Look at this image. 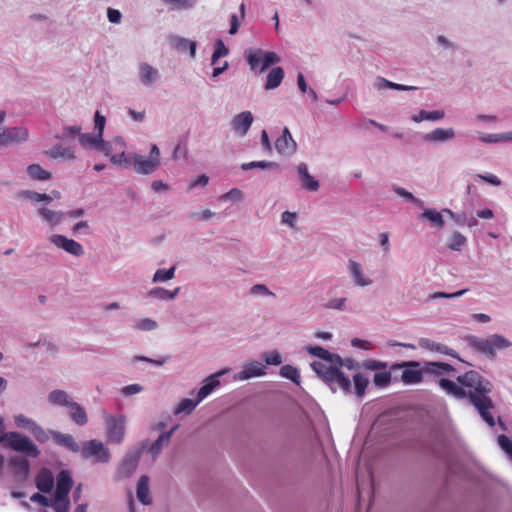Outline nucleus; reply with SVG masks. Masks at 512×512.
Here are the masks:
<instances>
[{
  "label": "nucleus",
  "mask_w": 512,
  "mask_h": 512,
  "mask_svg": "<svg viewBox=\"0 0 512 512\" xmlns=\"http://www.w3.org/2000/svg\"><path fill=\"white\" fill-rule=\"evenodd\" d=\"M391 369L402 371L400 379L404 385L420 384L425 374L438 377L437 384L443 392L457 400L467 399L489 426L495 425L490 412L494 408L490 397L493 385L477 371H468L453 381L444 376L453 375L456 372L455 368L442 362H426L422 366L418 361H404L393 364Z\"/></svg>",
  "instance_id": "f257e3e1"
},
{
  "label": "nucleus",
  "mask_w": 512,
  "mask_h": 512,
  "mask_svg": "<svg viewBox=\"0 0 512 512\" xmlns=\"http://www.w3.org/2000/svg\"><path fill=\"white\" fill-rule=\"evenodd\" d=\"M307 351L311 355L325 361H315L311 364V367L317 375L330 386L333 392L340 390L344 394L351 393L352 385L350 376L340 371L339 368L332 366L335 355L320 346H309L307 347Z\"/></svg>",
  "instance_id": "f03ea898"
},
{
  "label": "nucleus",
  "mask_w": 512,
  "mask_h": 512,
  "mask_svg": "<svg viewBox=\"0 0 512 512\" xmlns=\"http://www.w3.org/2000/svg\"><path fill=\"white\" fill-rule=\"evenodd\" d=\"M0 443L5 447L22 453L27 457L36 458L40 455V450L36 444L26 435L19 432H6L4 426V417L0 414Z\"/></svg>",
  "instance_id": "7ed1b4c3"
},
{
  "label": "nucleus",
  "mask_w": 512,
  "mask_h": 512,
  "mask_svg": "<svg viewBox=\"0 0 512 512\" xmlns=\"http://www.w3.org/2000/svg\"><path fill=\"white\" fill-rule=\"evenodd\" d=\"M105 424V436L108 443L120 445L126 434L127 417L124 414L102 413Z\"/></svg>",
  "instance_id": "20e7f679"
},
{
  "label": "nucleus",
  "mask_w": 512,
  "mask_h": 512,
  "mask_svg": "<svg viewBox=\"0 0 512 512\" xmlns=\"http://www.w3.org/2000/svg\"><path fill=\"white\" fill-rule=\"evenodd\" d=\"M81 456L96 463H108L111 458L109 449L99 440H89L80 449Z\"/></svg>",
  "instance_id": "39448f33"
},
{
  "label": "nucleus",
  "mask_w": 512,
  "mask_h": 512,
  "mask_svg": "<svg viewBox=\"0 0 512 512\" xmlns=\"http://www.w3.org/2000/svg\"><path fill=\"white\" fill-rule=\"evenodd\" d=\"M247 62L252 70L260 66L259 71L263 72L271 65L280 62V57L275 52H263L261 49H256L248 52Z\"/></svg>",
  "instance_id": "423d86ee"
},
{
  "label": "nucleus",
  "mask_w": 512,
  "mask_h": 512,
  "mask_svg": "<svg viewBox=\"0 0 512 512\" xmlns=\"http://www.w3.org/2000/svg\"><path fill=\"white\" fill-rule=\"evenodd\" d=\"M146 448V444L142 443L139 447L129 450L123 458L120 467L119 474L122 477H128L133 474L138 466L139 459L142 451Z\"/></svg>",
  "instance_id": "0eeeda50"
},
{
  "label": "nucleus",
  "mask_w": 512,
  "mask_h": 512,
  "mask_svg": "<svg viewBox=\"0 0 512 512\" xmlns=\"http://www.w3.org/2000/svg\"><path fill=\"white\" fill-rule=\"evenodd\" d=\"M267 374L266 366L260 361L253 360L244 363L241 371L233 376L235 381H245L255 377H262Z\"/></svg>",
  "instance_id": "6e6552de"
},
{
  "label": "nucleus",
  "mask_w": 512,
  "mask_h": 512,
  "mask_svg": "<svg viewBox=\"0 0 512 512\" xmlns=\"http://www.w3.org/2000/svg\"><path fill=\"white\" fill-rule=\"evenodd\" d=\"M229 371V368H225L205 378L197 392L198 402H202L207 398L220 385V377Z\"/></svg>",
  "instance_id": "1a4fd4ad"
},
{
  "label": "nucleus",
  "mask_w": 512,
  "mask_h": 512,
  "mask_svg": "<svg viewBox=\"0 0 512 512\" xmlns=\"http://www.w3.org/2000/svg\"><path fill=\"white\" fill-rule=\"evenodd\" d=\"M132 161L135 171L143 175L153 173L160 164L159 159L143 156L140 154H134Z\"/></svg>",
  "instance_id": "9d476101"
},
{
  "label": "nucleus",
  "mask_w": 512,
  "mask_h": 512,
  "mask_svg": "<svg viewBox=\"0 0 512 512\" xmlns=\"http://www.w3.org/2000/svg\"><path fill=\"white\" fill-rule=\"evenodd\" d=\"M28 131L24 127H13L0 132V147L26 141Z\"/></svg>",
  "instance_id": "9b49d317"
},
{
  "label": "nucleus",
  "mask_w": 512,
  "mask_h": 512,
  "mask_svg": "<svg viewBox=\"0 0 512 512\" xmlns=\"http://www.w3.org/2000/svg\"><path fill=\"white\" fill-rule=\"evenodd\" d=\"M468 347L493 360V349L490 345V337L481 338L475 335H469L465 338Z\"/></svg>",
  "instance_id": "f8f14e48"
},
{
  "label": "nucleus",
  "mask_w": 512,
  "mask_h": 512,
  "mask_svg": "<svg viewBox=\"0 0 512 512\" xmlns=\"http://www.w3.org/2000/svg\"><path fill=\"white\" fill-rule=\"evenodd\" d=\"M50 241L57 247L64 249L66 252L72 255L80 256L84 254V249L80 243L73 239H68L63 235H52L50 237Z\"/></svg>",
  "instance_id": "ddd939ff"
},
{
  "label": "nucleus",
  "mask_w": 512,
  "mask_h": 512,
  "mask_svg": "<svg viewBox=\"0 0 512 512\" xmlns=\"http://www.w3.org/2000/svg\"><path fill=\"white\" fill-rule=\"evenodd\" d=\"M275 148L278 153L290 155L296 150V142L288 128H284L282 136L276 139Z\"/></svg>",
  "instance_id": "4468645a"
},
{
  "label": "nucleus",
  "mask_w": 512,
  "mask_h": 512,
  "mask_svg": "<svg viewBox=\"0 0 512 512\" xmlns=\"http://www.w3.org/2000/svg\"><path fill=\"white\" fill-rule=\"evenodd\" d=\"M252 122L253 116L251 112L244 111L234 117L232 120V127L240 136H244L250 129Z\"/></svg>",
  "instance_id": "2eb2a0df"
},
{
  "label": "nucleus",
  "mask_w": 512,
  "mask_h": 512,
  "mask_svg": "<svg viewBox=\"0 0 512 512\" xmlns=\"http://www.w3.org/2000/svg\"><path fill=\"white\" fill-rule=\"evenodd\" d=\"M47 400L52 406L66 407L69 408L74 402L71 396L64 390L55 389L52 390L47 397Z\"/></svg>",
  "instance_id": "dca6fc26"
},
{
  "label": "nucleus",
  "mask_w": 512,
  "mask_h": 512,
  "mask_svg": "<svg viewBox=\"0 0 512 512\" xmlns=\"http://www.w3.org/2000/svg\"><path fill=\"white\" fill-rule=\"evenodd\" d=\"M178 290H149L146 299L149 303L160 305L163 302H169L175 299Z\"/></svg>",
  "instance_id": "f3484780"
},
{
  "label": "nucleus",
  "mask_w": 512,
  "mask_h": 512,
  "mask_svg": "<svg viewBox=\"0 0 512 512\" xmlns=\"http://www.w3.org/2000/svg\"><path fill=\"white\" fill-rule=\"evenodd\" d=\"M50 434L52 435L53 440L68 449L69 451L73 453L80 452L81 447L78 445V443L75 441L74 437L70 434H63L57 431H51Z\"/></svg>",
  "instance_id": "a211bd4d"
},
{
  "label": "nucleus",
  "mask_w": 512,
  "mask_h": 512,
  "mask_svg": "<svg viewBox=\"0 0 512 512\" xmlns=\"http://www.w3.org/2000/svg\"><path fill=\"white\" fill-rule=\"evenodd\" d=\"M73 485L71 473L67 470H62L57 476L55 494L68 496Z\"/></svg>",
  "instance_id": "6ab92c4d"
},
{
  "label": "nucleus",
  "mask_w": 512,
  "mask_h": 512,
  "mask_svg": "<svg viewBox=\"0 0 512 512\" xmlns=\"http://www.w3.org/2000/svg\"><path fill=\"white\" fill-rule=\"evenodd\" d=\"M176 429L177 426H174L169 431L162 433L157 438V440L153 444H151V446L149 447V453L152 455L154 459L161 453L162 449L169 444L171 436Z\"/></svg>",
  "instance_id": "aec40b11"
},
{
  "label": "nucleus",
  "mask_w": 512,
  "mask_h": 512,
  "mask_svg": "<svg viewBox=\"0 0 512 512\" xmlns=\"http://www.w3.org/2000/svg\"><path fill=\"white\" fill-rule=\"evenodd\" d=\"M9 466L13 473L21 478H26L29 473V462L21 456H13L9 460Z\"/></svg>",
  "instance_id": "412c9836"
},
{
  "label": "nucleus",
  "mask_w": 512,
  "mask_h": 512,
  "mask_svg": "<svg viewBox=\"0 0 512 512\" xmlns=\"http://www.w3.org/2000/svg\"><path fill=\"white\" fill-rule=\"evenodd\" d=\"M136 495L138 500L144 504L149 505L152 502L149 491V478L145 475L141 476L137 483Z\"/></svg>",
  "instance_id": "4be33fe9"
},
{
  "label": "nucleus",
  "mask_w": 512,
  "mask_h": 512,
  "mask_svg": "<svg viewBox=\"0 0 512 512\" xmlns=\"http://www.w3.org/2000/svg\"><path fill=\"white\" fill-rule=\"evenodd\" d=\"M298 173L302 181V186L310 191H317L319 188V182L314 179L308 172L306 164L301 163L298 166Z\"/></svg>",
  "instance_id": "5701e85b"
},
{
  "label": "nucleus",
  "mask_w": 512,
  "mask_h": 512,
  "mask_svg": "<svg viewBox=\"0 0 512 512\" xmlns=\"http://www.w3.org/2000/svg\"><path fill=\"white\" fill-rule=\"evenodd\" d=\"M36 485L41 492H50L54 485V478L52 473L48 470L41 471L37 476Z\"/></svg>",
  "instance_id": "b1692460"
},
{
  "label": "nucleus",
  "mask_w": 512,
  "mask_h": 512,
  "mask_svg": "<svg viewBox=\"0 0 512 512\" xmlns=\"http://www.w3.org/2000/svg\"><path fill=\"white\" fill-rule=\"evenodd\" d=\"M418 344H419V347H421L422 349L428 350V351L437 352L440 354L452 355V350L449 349L446 345L437 343V342L432 341L427 338L420 339Z\"/></svg>",
  "instance_id": "393cba45"
},
{
  "label": "nucleus",
  "mask_w": 512,
  "mask_h": 512,
  "mask_svg": "<svg viewBox=\"0 0 512 512\" xmlns=\"http://www.w3.org/2000/svg\"><path fill=\"white\" fill-rule=\"evenodd\" d=\"M141 82L144 85H152L158 77V70L147 63L139 66Z\"/></svg>",
  "instance_id": "a878e982"
},
{
  "label": "nucleus",
  "mask_w": 512,
  "mask_h": 512,
  "mask_svg": "<svg viewBox=\"0 0 512 512\" xmlns=\"http://www.w3.org/2000/svg\"><path fill=\"white\" fill-rule=\"evenodd\" d=\"M284 78V70L281 67L273 68L267 75V82L265 84L266 90L277 88Z\"/></svg>",
  "instance_id": "bb28decb"
},
{
  "label": "nucleus",
  "mask_w": 512,
  "mask_h": 512,
  "mask_svg": "<svg viewBox=\"0 0 512 512\" xmlns=\"http://www.w3.org/2000/svg\"><path fill=\"white\" fill-rule=\"evenodd\" d=\"M71 419L79 426H83L88 422L87 414L83 407L78 403L73 402L68 408Z\"/></svg>",
  "instance_id": "cd10ccee"
},
{
  "label": "nucleus",
  "mask_w": 512,
  "mask_h": 512,
  "mask_svg": "<svg viewBox=\"0 0 512 512\" xmlns=\"http://www.w3.org/2000/svg\"><path fill=\"white\" fill-rule=\"evenodd\" d=\"M46 154L52 158H64L67 160H72L75 158V152L70 147H62L61 145H56L52 147L49 151L46 152Z\"/></svg>",
  "instance_id": "c85d7f7f"
},
{
  "label": "nucleus",
  "mask_w": 512,
  "mask_h": 512,
  "mask_svg": "<svg viewBox=\"0 0 512 512\" xmlns=\"http://www.w3.org/2000/svg\"><path fill=\"white\" fill-rule=\"evenodd\" d=\"M490 337V345L493 349V359H495L497 351L508 349L512 346V342L500 334H492Z\"/></svg>",
  "instance_id": "c756f323"
},
{
  "label": "nucleus",
  "mask_w": 512,
  "mask_h": 512,
  "mask_svg": "<svg viewBox=\"0 0 512 512\" xmlns=\"http://www.w3.org/2000/svg\"><path fill=\"white\" fill-rule=\"evenodd\" d=\"M455 132L452 128L444 129V128H436L432 132L426 135V139L434 142L438 141H446L448 139L453 138Z\"/></svg>",
  "instance_id": "7c9ffc66"
},
{
  "label": "nucleus",
  "mask_w": 512,
  "mask_h": 512,
  "mask_svg": "<svg viewBox=\"0 0 512 512\" xmlns=\"http://www.w3.org/2000/svg\"><path fill=\"white\" fill-rule=\"evenodd\" d=\"M352 377L354 382V393L358 398H362L365 394L369 380L362 373H355Z\"/></svg>",
  "instance_id": "2f4dec72"
},
{
  "label": "nucleus",
  "mask_w": 512,
  "mask_h": 512,
  "mask_svg": "<svg viewBox=\"0 0 512 512\" xmlns=\"http://www.w3.org/2000/svg\"><path fill=\"white\" fill-rule=\"evenodd\" d=\"M392 379L391 371L387 368H382L379 371L374 373L373 376V384L379 388L387 387Z\"/></svg>",
  "instance_id": "473e14b6"
},
{
  "label": "nucleus",
  "mask_w": 512,
  "mask_h": 512,
  "mask_svg": "<svg viewBox=\"0 0 512 512\" xmlns=\"http://www.w3.org/2000/svg\"><path fill=\"white\" fill-rule=\"evenodd\" d=\"M375 87L378 90H382V89H386V88L400 90V91H408V90L416 89V87H414V86H406V85H402V84H397V83L388 81L387 79H385L383 77H378L376 79Z\"/></svg>",
  "instance_id": "72a5a7b5"
},
{
  "label": "nucleus",
  "mask_w": 512,
  "mask_h": 512,
  "mask_svg": "<svg viewBox=\"0 0 512 512\" xmlns=\"http://www.w3.org/2000/svg\"><path fill=\"white\" fill-rule=\"evenodd\" d=\"M79 141L81 145L85 147H92L95 149H101L103 146V138L100 135H91V134H80Z\"/></svg>",
  "instance_id": "f704fd0d"
},
{
  "label": "nucleus",
  "mask_w": 512,
  "mask_h": 512,
  "mask_svg": "<svg viewBox=\"0 0 512 512\" xmlns=\"http://www.w3.org/2000/svg\"><path fill=\"white\" fill-rule=\"evenodd\" d=\"M28 175L34 180H48L51 178V173L43 169L39 164H31L27 167Z\"/></svg>",
  "instance_id": "c9c22d12"
},
{
  "label": "nucleus",
  "mask_w": 512,
  "mask_h": 512,
  "mask_svg": "<svg viewBox=\"0 0 512 512\" xmlns=\"http://www.w3.org/2000/svg\"><path fill=\"white\" fill-rule=\"evenodd\" d=\"M15 425L20 429H25L31 433L35 425L37 424L32 418L27 417L26 415L19 413L13 416Z\"/></svg>",
  "instance_id": "e433bc0d"
},
{
  "label": "nucleus",
  "mask_w": 512,
  "mask_h": 512,
  "mask_svg": "<svg viewBox=\"0 0 512 512\" xmlns=\"http://www.w3.org/2000/svg\"><path fill=\"white\" fill-rule=\"evenodd\" d=\"M349 269H350L352 276L355 279L356 284H358L360 286H366V285L370 284V281L363 277L362 267L359 263L351 260L349 263Z\"/></svg>",
  "instance_id": "4c0bfd02"
},
{
  "label": "nucleus",
  "mask_w": 512,
  "mask_h": 512,
  "mask_svg": "<svg viewBox=\"0 0 512 512\" xmlns=\"http://www.w3.org/2000/svg\"><path fill=\"white\" fill-rule=\"evenodd\" d=\"M281 377L291 380L295 384L300 383V373L298 369L292 365H284L280 368Z\"/></svg>",
  "instance_id": "58836bf2"
},
{
  "label": "nucleus",
  "mask_w": 512,
  "mask_h": 512,
  "mask_svg": "<svg viewBox=\"0 0 512 512\" xmlns=\"http://www.w3.org/2000/svg\"><path fill=\"white\" fill-rule=\"evenodd\" d=\"M39 215L51 225H57L62 220L61 212H56L46 207L39 209Z\"/></svg>",
  "instance_id": "ea45409f"
},
{
  "label": "nucleus",
  "mask_w": 512,
  "mask_h": 512,
  "mask_svg": "<svg viewBox=\"0 0 512 512\" xmlns=\"http://www.w3.org/2000/svg\"><path fill=\"white\" fill-rule=\"evenodd\" d=\"M422 218L427 219L436 228L441 229L444 226L442 214L436 210L427 209L422 213Z\"/></svg>",
  "instance_id": "a19ab883"
},
{
  "label": "nucleus",
  "mask_w": 512,
  "mask_h": 512,
  "mask_svg": "<svg viewBox=\"0 0 512 512\" xmlns=\"http://www.w3.org/2000/svg\"><path fill=\"white\" fill-rule=\"evenodd\" d=\"M347 298L345 296H329L323 303L327 309L344 310L346 308Z\"/></svg>",
  "instance_id": "79ce46f5"
},
{
  "label": "nucleus",
  "mask_w": 512,
  "mask_h": 512,
  "mask_svg": "<svg viewBox=\"0 0 512 512\" xmlns=\"http://www.w3.org/2000/svg\"><path fill=\"white\" fill-rule=\"evenodd\" d=\"M241 168L245 171L251 170L253 168H261V169H278L279 164L276 162L269 161H252L249 163H243Z\"/></svg>",
  "instance_id": "37998d69"
},
{
  "label": "nucleus",
  "mask_w": 512,
  "mask_h": 512,
  "mask_svg": "<svg viewBox=\"0 0 512 512\" xmlns=\"http://www.w3.org/2000/svg\"><path fill=\"white\" fill-rule=\"evenodd\" d=\"M174 46L177 48V49H180V50H189V54H190V57L191 58H194L195 57V54H196V43L193 42V41H188L184 38H175L174 39Z\"/></svg>",
  "instance_id": "c03bdc74"
},
{
  "label": "nucleus",
  "mask_w": 512,
  "mask_h": 512,
  "mask_svg": "<svg viewBox=\"0 0 512 512\" xmlns=\"http://www.w3.org/2000/svg\"><path fill=\"white\" fill-rule=\"evenodd\" d=\"M133 328L140 331H153L158 328V323L151 318H143L135 321Z\"/></svg>",
  "instance_id": "a18cd8bd"
},
{
  "label": "nucleus",
  "mask_w": 512,
  "mask_h": 512,
  "mask_svg": "<svg viewBox=\"0 0 512 512\" xmlns=\"http://www.w3.org/2000/svg\"><path fill=\"white\" fill-rule=\"evenodd\" d=\"M199 403L200 402H198V397L196 398V400H192V399H188V398L183 399L176 407L175 413L176 414H180V413H188L189 414L192 411H194V409L197 407V405Z\"/></svg>",
  "instance_id": "49530a36"
},
{
  "label": "nucleus",
  "mask_w": 512,
  "mask_h": 512,
  "mask_svg": "<svg viewBox=\"0 0 512 512\" xmlns=\"http://www.w3.org/2000/svg\"><path fill=\"white\" fill-rule=\"evenodd\" d=\"M69 506L68 496L55 494L52 507L56 512H68Z\"/></svg>",
  "instance_id": "de8ad7c7"
},
{
  "label": "nucleus",
  "mask_w": 512,
  "mask_h": 512,
  "mask_svg": "<svg viewBox=\"0 0 512 512\" xmlns=\"http://www.w3.org/2000/svg\"><path fill=\"white\" fill-rule=\"evenodd\" d=\"M444 117V112L443 111H440V110H436V111H432V112H427V111H420V113L418 115H415L413 116V120L415 122H421L423 120H439V119H442Z\"/></svg>",
  "instance_id": "09e8293b"
},
{
  "label": "nucleus",
  "mask_w": 512,
  "mask_h": 512,
  "mask_svg": "<svg viewBox=\"0 0 512 512\" xmlns=\"http://www.w3.org/2000/svg\"><path fill=\"white\" fill-rule=\"evenodd\" d=\"M466 241L467 239L464 235H462L459 232H454L450 237L448 247L451 250L460 251L462 247L466 244Z\"/></svg>",
  "instance_id": "8fccbe9b"
},
{
  "label": "nucleus",
  "mask_w": 512,
  "mask_h": 512,
  "mask_svg": "<svg viewBox=\"0 0 512 512\" xmlns=\"http://www.w3.org/2000/svg\"><path fill=\"white\" fill-rule=\"evenodd\" d=\"M262 358L266 365L278 366L282 363V356L279 351L273 350L262 354Z\"/></svg>",
  "instance_id": "3c124183"
},
{
  "label": "nucleus",
  "mask_w": 512,
  "mask_h": 512,
  "mask_svg": "<svg viewBox=\"0 0 512 512\" xmlns=\"http://www.w3.org/2000/svg\"><path fill=\"white\" fill-rule=\"evenodd\" d=\"M332 366L339 368L340 371H342V368H347L348 370H356L358 364L352 359H342L340 356L335 355Z\"/></svg>",
  "instance_id": "603ef678"
},
{
  "label": "nucleus",
  "mask_w": 512,
  "mask_h": 512,
  "mask_svg": "<svg viewBox=\"0 0 512 512\" xmlns=\"http://www.w3.org/2000/svg\"><path fill=\"white\" fill-rule=\"evenodd\" d=\"M498 445L512 460V439L506 435H499L497 439Z\"/></svg>",
  "instance_id": "864d4df0"
},
{
  "label": "nucleus",
  "mask_w": 512,
  "mask_h": 512,
  "mask_svg": "<svg viewBox=\"0 0 512 512\" xmlns=\"http://www.w3.org/2000/svg\"><path fill=\"white\" fill-rule=\"evenodd\" d=\"M31 434L39 443H45L49 440V432L45 431L40 425L36 424Z\"/></svg>",
  "instance_id": "5fc2aeb1"
},
{
  "label": "nucleus",
  "mask_w": 512,
  "mask_h": 512,
  "mask_svg": "<svg viewBox=\"0 0 512 512\" xmlns=\"http://www.w3.org/2000/svg\"><path fill=\"white\" fill-rule=\"evenodd\" d=\"M362 365L365 369L375 371V372L379 371L382 368L388 367V364L386 362H382V361H378V360H374V359H367V360L363 361Z\"/></svg>",
  "instance_id": "6e6d98bb"
},
{
  "label": "nucleus",
  "mask_w": 512,
  "mask_h": 512,
  "mask_svg": "<svg viewBox=\"0 0 512 512\" xmlns=\"http://www.w3.org/2000/svg\"><path fill=\"white\" fill-rule=\"evenodd\" d=\"M228 49L224 45L222 40H218L215 45V51L212 55V64H215L220 57L228 54Z\"/></svg>",
  "instance_id": "4d7b16f0"
},
{
  "label": "nucleus",
  "mask_w": 512,
  "mask_h": 512,
  "mask_svg": "<svg viewBox=\"0 0 512 512\" xmlns=\"http://www.w3.org/2000/svg\"><path fill=\"white\" fill-rule=\"evenodd\" d=\"M165 4H170L172 8L186 9L194 5L196 0H161Z\"/></svg>",
  "instance_id": "13d9d810"
},
{
  "label": "nucleus",
  "mask_w": 512,
  "mask_h": 512,
  "mask_svg": "<svg viewBox=\"0 0 512 512\" xmlns=\"http://www.w3.org/2000/svg\"><path fill=\"white\" fill-rule=\"evenodd\" d=\"M174 275V267H171L169 269H159L154 274L153 280L155 282L158 281H166L173 277Z\"/></svg>",
  "instance_id": "bf43d9fd"
},
{
  "label": "nucleus",
  "mask_w": 512,
  "mask_h": 512,
  "mask_svg": "<svg viewBox=\"0 0 512 512\" xmlns=\"http://www.w3.org/2000/svg\"><path fill=\"white\" fill-rule=\"evenodd\" d=\"M25 196L34 202L47 201L50 202L52 200V196L46 193H38L35 191H26Z\"/></svg>",
  "instance_id": "052dcab7"
},
{
  "label": "nucleus",
  "mask_w": 512,
  "mask_h": 512,
  "mask_svg": "<svg viewBox=\"0 0 512 512\" xmlns=\"http://www.w3.org/2000/svg\"><path fill=\"white\" fill-rule=\"evenodd\" d=\"M351 345L355 348L363 350H372L375 348V345L371 341L360 338H353L351 340Z\"/></svg>",
  "instance_id": "680f3d73"
},
{
  "label": "nucleus",
  "mask_w": 512,
  "mask_h": 512,
  "mask_svg": "<svg viewBox=\"0 0 512 512\" xmlns=\"http://www.w3.org/2000/svg\"><path fill=\"white\" fill-rule=\"evenodd\" d=\"M467 290H458L454 293L436 292L430 296V299L447 298L456 299L461 297Z\"/></svg>",
  "instance_id": "e2e57ef3"
},
{
  "label": "nucleus",
  "mask_w": 512,
  "mask_h": 512,
  "mask_svg": "<svg viewBox=\"0 0 512 512\" xmlns=\"http://www.w3.org/2000/svg\"><path fill=\"white\" fill-rule=\"evenodd\" d=\"M142 390H143V387L140 384L135 383V384H130V385L124 386L121 389V393L124 396H132V395L140 393Z\"/></svg>",
  "instance_id": "0e129e2a"
},
{
  "label": "nucleus",
  "mask_w": 512,
  "mask_h": 512,
  "mask_svg": "<svg viewBox=\"0 0 512 512\" xmlns=\"http://www.w3.org/2000/svg\"><path fill=\"white\" fill-rule=\"evenodd\" d=\"M106 119L104 116L100 115L99 112L95 114V129L97 130V134L102 137L104 127H105Z\"/></svg>",
  "instance_id": "69168bd1"
},
{
  "label": "nucleus",
  "mask_w": 512,
  "mask_h": 512,
  "mask_svg": "<svg viewBox=\"0 0 512 512\" xmlns=\"http://www.w3.org/2000/svg\"><path fill=\"white\" fill-rule=\"evenodd\" d=\"M108 19L111 23H119L121 21V12L116 9L109 8L107 11Z\"/></svg>",
  "instance_id": "338daca9"
},
{
  "label": "nucleus",
  "mask_w": 512,
  "mask_h": 512,
  "mask_svg": "<svg viewBox=\"0 0 512 512\" xmlns=\"http://www.w3.org/2000/svg\"><path fill=\"white\" fill-rule=\"evenodd\" d=\"M261 143L264 146L266 153L271 154L272 153V145L270 143L268 133L266 132V130H263L261 133Z\"/></svg>",
  "instance_id": "774afa93"
}]
</instances>
